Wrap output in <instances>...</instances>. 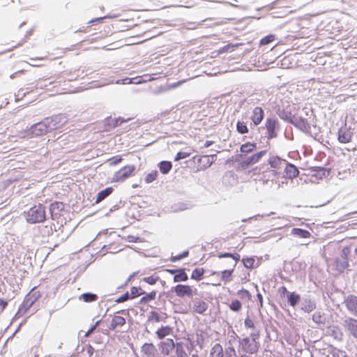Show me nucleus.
<instances>
[{"label": "nucleus", "mask_w": 357, "mask_h": 357, "mask_svg": "<svg viewBox=\"0 0 357 357\" xmlns=\"http://www.w3.org/2000/svg\"><path fill=\"white\" fill-rule=\"evenodd\" d=\"M347 310L352 312H357V296L349 295L344 301Z\"/></svg>", "instance_id": "16"}, {"label": "nucleus", "mask_w": 357, "mask_h": 357, "mask_svg": "<svg viewBox=\"0 0 357 357\" xmlns=\"http://www.w3.org/2000/svg\"><path fill=\"white\" fill-rule=\"evenodd\" d=\"M128 238L129 242H137V241L139 239V237H135L133 236H128Z\"/></svg>", "instance_id": "58"}, {"label": "nucleus", "mask_w": 357, "mask_h": 357, "mask_svg": "<svg viewBox=\"0 0 357 357\" xmlns=\"http://www.w3.org/2000/svg\"><path fill=\"white\" fill-rule=\"evenodd\" d=\"M144 294V291H143L140 287H132L130 289V298H136L140 295H142Z\"/></svg>", "instance_id": "37"}, {"label": "nucleus", "mask_w": 357, "mask_h": 357, "mask_svg": "<svg viewBox=\"0 0 357 357\" xmlns=\"http://www.w3.org/2000/svg\"><path fill=\"white\" fill-rule=\"evenodd\" d=\"M234 269L225 270L221 273V279L225 282L230 281Z\"/></svg>", "instance_id": "38"}, {"label": "nucleus", "mask_w": 357, "mask_h": 357, "mask_svg": "<svg viewBox=\"0 0 357 357\" xmlns=\"http://www.w3.org/2000/svg\"><path fill=\"white\" fill-rule=\"evenodd\" d=\"M190 155V153L179 151L178 153H177V154L175 157V160H179L181 159L186 158L189 157Z\"/></svg>", "instance_id": "46"}, {"label": "nucleus", "mask_w": 357, "mask_h": 357, "mask_svg": "<svg viewBox=\"0 0 357 357\" xmlns=\"http://www.w3.org/2000/svg\"><path fill=\"white\" fill-rule=\"evenodd\" d=\"M353 135L351 128L344 125L338 130L337 140L341 144L349 143L352 140Z\"/></svg>", "instance_id": "6"}, {"label": "nucleus", "mask_w": 357, "mask_h": 357, "mask_svg": "<svg viewBox=\"0 0 357 357\" xmlns=\"http://www.w3.org/2000/svg\"><path fill=\"white\" fill-rule=\"evenodd\" d=\"M264 116V112L261 107H256L253 109L250 119L255 126L259 125Z\"/></svg>", "instance_id": "12"}, {"label": "nucleus", "mask_w": 357, "mask_h": 357, "mask_svg": "<svg viewBox=\"0 0 357 357\" xmlns=\"http://www.w3.org/2000/svg\"><path fill=\"white\" fill-rule=\"evenodd\" d=\"M143 280L149 284H154L158 280V277L151 275L149 277L144 278Z\"/></svg>", "instance_id": "44"}, {"label": "nucleus", "mask_w": 357, "mask_h": 357, "mask_svg": "<svg viewBox=\"0 0 357 357\" xmlns=\"http://www.w3.org/2000/svg\"><path fill=\"white\" fill-rule=\"evenodd\" d=\"M122 160H123L122 158L119 155L114 157L111 159L112 161L110 162V165H116L119 164L120 162H121Z\"/></svg>", "instance_id": "50"}, {"label": "nucleus", "mask_w": 357, "mask_h": 357, "mask_svg": "<svg viewBox=\"0 0 357 357\" xmlns=\"http://www.w3.org/2000/svg\"><path fill=\"white\" fill-rule=\"evenodd\" d=\"M287 300L291 306H295L300 300V296L294 292L288 294Z\"/></svg>", "instance_id": "31"}, {"label": "nucleus", "mask_w": 357, "mask_h": 357, "mask_svg": "<svg viewBox=\"0 0 357 357\" xmlns=\"http://www.w3.org/2000/svg\"><path fill=\"white\" fill-rule=\"evenodd\" d=\"M208 305L204 301H197L194 305V309L196 312H204L207 310Z\"/></svg>", "instance_id": "25"}, {"label": "nucleus", "mask_w": 357, "mask_h": 357, "mask_svg": "<svg viewBox=\"0 0 357 357\" xmlns=\"http://www.w3.org/2000/svg\"><path fill=\"white\" fill-rule=\"evenodd\" d=\"M26 219L32 224L44 222L46 219L45 207L42 204L34 205L27 211Z\"/></svg>", "instance_id": "3"}, {"label": "nucleus", "mask_w": 357, "mask_h": 357, "mask_svg": "<svg viewBox=\"0 0 357 357\" xmlns=\"http://www.w3.org/2000/svg\"><path fill=\"white\" fill-rule=\"evenodd\" d=\"M23 43H24V40H21L20 41L17 43L15 45H13L11 49H14V48H16V47H17L19 46H21V45H22Z\"/></svg>", "instance_id": "60"}, {"label": "nucleus", "mask_w": 357, "mask_h": 357, "mask_svg": "<svg viewBox=\"0 0 357 357\" xmlns=\"http://www.w3.org/2000/svg\"><path fill=\"white\" fill-rule=\"evenodd\" d=\"M204 273V270L203 268H196L192 273L191 278L199 281L202 279Z\"/></svg>", "instance_id": "29"}, {"label": "nucleus", "mask_w": 357, "mask_h": 357, "mask_svg": "<svg viewBox=\"0 0 357 357\" xmlns=\"http://www.w3.org/2000/svg\"><path fill=\"white\" fill-rule=\"evenodd\" d=\"M327 317L326 314H313L312 320L318 324L319 326H325Z\"/></svg>", "instance_id": "24"}, {"label": "nucleus", "mask_w": 357, "mask_h": 357, "mask_svg": "<svg viewBox=\"0 0 357 357\" xmlns=\"http://www.w3.org/2000/svg\"><path fill=\"white\" fill-rule=\"evenodd\" d=\"M285 174L289 178H296L298 176L299 171L297 167L292 164H287L285 169Z\"/></svg>", "instance_id": "20"}, {"label": "nucleus", "mask_w": 357, "mask_h": 357, "mask_svg": "<svg viewBox=\"0 0 357 357\" xmlns=\"http://www.w3.org/2000/svg\"><path fill=\"white\" fill-rule=\"evenodd\" d=\"M160 314H158V313H155V314H152V317H151V319H155L156 321H158L160 319ZM149 319H151V318H149Z\"/></svg>", "instance_id": "59"}, {"label": "nucleus", "mask_w": 357, "mask_h": 357, "mask_svg": "<svg viewBox=\"0 0 357 357\" xmlns=\"http://www.w3.org/2000/svg\"><path fill=\"white\" fill-rule=\"evenodd\" d=\"M291 123L304 132H308L310 130V125L306 119L295 118L291 121Z\"/></svg>", "instance_id": "17"}, {"label": "nucleus", "mask_w": 357, "mask_h": 357, "mask_svg": "<svg viewBox=\"0 0 357 357\" xmlns=\"http://www.w3.org/2000/svg\"><path fill=\"white\" fill-rule=\"evenodd\" d=\"M93 350H94V349L91 345H89L87 349V352L89 353V354L90 356H91L93 353Z\"/></svg>", "instance_id": "64"}, {"label": "nucleus", "mask_w": 357, "mask_h": 357, "mask_svg": "<svg viewBox=\"0 0 357 357\" xmlns=\"http://www.w3.org/2000/svg\"><path fill=\"white\" fill-rule=\"evenodd\" d=\"M268 164L273 169H280L282 164V160L278 156H273L269 158Z\"/></svg>", "instance_id": "27"}, {"label": "nucleus", "mask_w": 357, "mask_h": 357, "mask_svg": "<svg viewBox=\"0 0 357 357\" xmlns=\"http://www.w3.org/2000/svg\"><path fill=\"white\" fill-rule=\"evenodd\" d=\"M236 130L240 134H246L249 132L246 123L238 121L236 123Z\"/></svg>", "instance_id": "34"}, {"label": "nucleus", "mask_w": 357, "mask_h": 357, "mask_svg": "<svg viewBox=\"0 0 357 357\" xmlns=\"http://www.w3.org/2000/svg\"><path fill=\"white\" fill-rule=\"evenodd\" d=\"M7 305L8 302L3 298H0V311L4 310Z\"/></svg>", "instance_id": "53"}, {"label": "nucleus", "mask_w": 357, "mask_h": 357, "mask_svg": "<svg viewBox=\"0 0 357 357\" xmlns=\"http://www.w3.org/2000/svg\"><path fill=\"white\" fill-rule=\"evenodd\" d=\"M245 326L246 328H252L253 331H257L256 329H255V325H254V322L252 319H250L249 317H247L245 319Z\"/></svg>", "instance_id": "48"}, {"label": "nucleus", "mask_w": 357, "mask_h": 357, "mask_svg": "<svg viewBox=\"0 0 357 357\" xmlns=\"http://www.w3.org/2000/svg\"><path fill=\"white\" fill-rule=\"evenodd\" d=\"M136 168L134 165H127L116 172L112 179V183H121L135 175Z\"/></svg>", "instance_id": "4"}, {"label": "nucleus", "mask_w": 357, "mask_h": 357, "mask_svg": "<svg viewBox=\"0 0 357 357\" xmlns=\"http://www.w3.org/2000/svg\"><path fill=\"white\" fill-rule=\"evenodd\" d=\"M229 307L233 311H238L241 308V303L238 300H234L231 302Z\"/></svg>", "instance_id": "42"}, {"label": "nucleus", "mask_w": 357, "mask_h": 357, "mask_svg": "<svg viewBox=\"0 0 357 357\" xmlns=\"http://www.w3.org/2000/svg\"><path fill=\"white\" fill-rule=\"evenodd\" d=\"M279 293L280 294L281 296H288V294H289L291 292H289L285 287H281L279 289Z\"/></svg>", "instance_id": "51"}, {"label": "nucleus", "mask_w": 357, "mask_h": 357, "mask_svg": "<svg viewBox=\"0 0 357 357\" xmlns=\"http://www.w3.org/2000/svg\"><path fill=\"white\" fill-rule=\"evenodd\" d=\"M48 130L49 126L45 122H39L31 126V134L33 137L42 136L45 135Z\"/></svg>", "instance_id": "10"}, {"label": "nucleus", "mask_w": 357, "mask_h": 357, "mask_svg": "<svg viewBox=\"0 0 357 357\" xmlns=\"http://www.w3.org/2000/svg\"><path fill=\"white\" fill-rule=\"evenodd\" d=\"M79 299L83 300L84 302L90 303L96 301L98 299V296L92 293H84L79 296Z\"/></svg>", "instance_id": "28"}, {"label": "nucleus", "mask_w": 357, "mask_h": 357, "mask_svg": "<svg viewBox=\"0 0 357 357\" xmlns=\"http://www.w3.org/2000/svg\"><path fill=\"white\" fill-rule=\"evenodd\" d=\"M257 148V144L253 142H246L240 147V151L242 154H248L252 152Z\"/></svg>", "instance_id": "21"}, {"label": "nucleus", "mask_w": 357, "mask_h": 357, "mask_svg": "<svg viewBox=\"0 0 357 357\" xmlns=\"http://www.w3.org/2000/svg\"><path fill=\"white\" fill-rule=\"evenodd\" d=\"M174 291L179 297H192L193 296V289L189 285L178 284L175 287Z\"/></svg>", "instance_id": "11"}, {"label": "nucleus", "mask_w": 357, "mask_h": 357, "mask_svg": "<svg viewBox=\"0 0 357 357\" xmlns=\"http://www.w3.org/2000/svg\"><path fill=\"white\" fill-rule=\"evenodd\" d=\"M307 303V307L305 308L306 310L312 311L315 308V304L310 300L305 301Z\"/></svg>", "instance_id": "52"}, {"label": "nucleus", "mask_w": 357, "mask_h": 357, "mask_svg": "<svg viewBox=\"0 0 357 357\" xmlns=\"http://www.w3.org/2000/svg\"><path fill=\"white\" fill-rule=\"evenodd\" d=\"M101 320H98L89 330L88 331L85 333L84 335V337H89L91 334H92L94 331L96 329L97 326L99 325V324L100 323Z\"/></svg>", "instance_id": "45"}, {"label": "nucleus", "mask_w": 357, "mask_h": 357, "mask_svg": "<svg viewBox=\"0 0 357 357\" xmlns=\"http://www.w3.org/2000/svg\"><path fill=\"white\" fill-rule=\"evenodd\" d=\"M237 296L241 300L244 305H246L248 308L252 307L253 305L250 303H252V294L249 292V291L246 289H240L237 291Z\"/></svg>", "instance_id": "13"}, {"label": "nucleus", "mask_w": 357, "mask_h": 357, "mask_svg": "<svg viewBox=\"0 0 357 357\" xmlns=\"http://www.w3.org/2000/svg\"><path fill=\"white\" fill-rule=\"evenodd\" d=\"M240 257H241V256L239 254H238V253L232 254L231 253V258L234 259L236 261H238L240 260Z\"/></svg>", "instance_id": "57"}, {"label": "nucleus", "mask_w": 357, "mask_h": 357, "mask_svg": "<svg viewBox=\"0 0 357 357\" xmlns=\"http://www.w3.org/2000/svg\"><path fill=\"white\" fill-rule=\"evenodd\" d=\"M235 3L230 2L227 1V3H230L231 6L235 7H241L242 4L248 1V0H233Z\"/></svg>", "instance_id": "49"}, {"label": "nucleus", "mask_w": 357, "mask_h": 357, "mask_svg": "<svg viewBox=\"0 0 357 357\" xmlns=\"http://www.w3.org/2000/svg\"><path fill=\"white\" fill-rule=\"evenodd\" d=\"M160 347L162 353L168 355L170 351L174 349L175 344L172 339H167L166 341L162 342Z\"/></svg>", "instance_id": "19"}, {"label": "nucleus", "mask_w": 357, "mask_h": 357, "mask_svg": "<svg viewBox=\"0 0 357 357\" xmlns=\"http://www.w3.org/2000/svg\"><path fill=\"white\" fill-rule=\"evenodd\" d=\"M155 297H156V292L155 291H153L149 294H146L144 296H143L140 299V303H149V302L155 300Z\"/></svg>", "instance_id": "32"}, {"label": "nucleus", "mask_w": 357, "mask_h": 357, "mask_svg": "<svg viewBox=\"0 0 357 357\" xmlns=\"http://www.w3.org/2000/svg\"><path fill=\"white\" fill-rule=\"evenodd\" d=\"M263 303V296L260 293H258L257 295V300H256V307L259 310H260V308L262 307Z\"/></svg>", "instance_id": "47"}, {"label": "nucleus", "mask_w": 357, "mask_h": 357, "mask_svg": "<svg viewBox=\"0 0 357 357\" xmlns=\"http://www.w3.org/2000/svg\"><path fill=\"white\" fill-rule=\"evenodd\" d=\"M172 163L168 161H162L160 163V171L162 174H167L172 169Z\"/></svg>", "instance_id": "35"}, {"label": "nucleus", "mask_w": 357, "mask_h": 357, "mask_svg": "<svg viewBox=\"0 0 357 357\" xmlns=\"http://www.w3.org/2000/svg\"><path fill=\"white\" fill-rule=\"evenodd\" d=\"M291 234L302 238H308L311 236V234L309 231L301 228H294L291 229Z\"/></svg>", "instance_id": "22"}, {"label": "nucleus", "mask_w": 357, "mask_h": 357, "mask_svg": "<svg viewBox=\"0 0 357 357\" xmlns=\"http://www.w3.org/2000/svg\"><path fill=\"white\" fill-rule=\"evenodd\" d=\"M326 334L337 341H342V340L343 333L338 326H330L327 327Z\"/></svg>", "instance_id": "14"}, {"label": "nucleus", "mask_w": 357, "mask_h": 357, "mask_svg": "<svg viewBox=\"0 0 357 357\" xmlns=\"http://www.w3.org/2000/svg\"><path fill=\"white\" fill-rule=\"evenodd\" d=\"M279 123L276 119L268 118L266 121V129L267 133V137L272 139L277 137L275 132L276 128L278 127Z\"/></svg>", "instance_id": "9"}, {"label": "nucleus", "mask_w": 357, "mask_h": 357, "mask_svg": "<svg viewBox=\"0 0 357 357\" xmlns=\"http://www.w3.org/2000/svg\"><path fill=\"white\" fill-rule=\"evenodd\" d=\"M259 331H254L250 333V337L239 339L240 348L245 353L255 354L259 349Z\"/></svg>", "instance_id": "2"}, {"label": "nucleus", "mask_w": 357, "mask_h": 357, "mask_svg": "<svg viewBox=\"0 0 357 357\" xmlns=\"http://www.w3.org/2000/svg\"><path fill=\"white\" fill-rule=\"evenodd\" d=\"M231 253L225 252V253L220 255L218 257L220 258H222V257H231Z\"/></svg>", "instance_id": "61"}, {"label": "nucleus", "mask_w": 357, "mask_h": 357, "mask_svg": "<svg viewBox=\"0 0 357 357\" xmlns=\"http://www.w3.org/2000/svg\"><path fill=\"white\" fill-rule=\"evenodd\" d=\"M243 265L245 268L252 269L255 268V259L254 257H244L242 259Z\"/></svg>", "instance_id": "33"}, {"label": "nucleus", "mask_w": 357, "mask_h": 357, "mask_svg": "<svg viewBox=\"0 0 357 357\" xmlns=\"http://www.w3.org/2000/svg\"><path fill=\"white\" fill-rule=\"evenodd\" d=\"M129 298V294L128 293H126L124 294L123 295H122L121 296H120L117 300L116 301L117 302H123L125 301H126L128 298Z\"/></svg>", "instance_id": "55"}, {"label": "nucleus", "mask_w": 357, "mask_h": 357, "mask_svg": "<svg viewBox=\"0 0 357 357\" xmlns=\"http://www.w3.org/2000/svg\"><path fill=\"white\" fill-rule=\"evenodd\" d=\"M163 7L164 6H162V3H158V4H155V5H153V6H150L149 9L157 10V9H159V8H163Z\"/></svg>", "instance_id": "56"}, {"label": "nucleus", "mask_w": 357, "mask_h": 357, "mask_svg": "<svg viewBox=\"0 0 357 357\" xmlns=\"http://www.w3.org/2000/svg\"><path fill=\"white\" fill-rule=\"evenodd\" d=\"M171 331H172V327H170V326H167L165 327H161L160 328H159L157 331L156 334L160 339H162V338L165 337L166 335H169Z\"/></svg>", "instance_id": "30"}, {"label": "nucleus", "mask_w": 357, "mask_h": 357, "mask_svg": "<svg viewBox=\"0 0 357 357\" xmlns=\"http://www.w3.org/2000/svg\"><path fill=\"white\" fill-rule=\"evenodd\" d=\"M344 326L348 328L353 336L357 337V320L349 319L344 321Z\"/></svg>", "instance_id": "18"}, {"label": "nucleus", "mask_w": 357, "mask_h": 357, "mask_svg": "<svg viewBox=\"0 0 357 357\" xmlns=\"http://www.w3.org/2000/svg\"><path fill=\"white\" fill-rule=\"evenodd\" d=\"M275 40V36L274 35H268L265 37H264L261 41H260V45H268L271 43H272L273 41H274Z\"/></svg>", "instance_id": "41"}, {"label": "nucleus", "mask_w": 357, "mask_h": 357, "mask_svg": "<svg viewBox=\"0 0 357 357\" xmlns=\"http://www.w3.org/2000/svg\"><path fill=\"white\" fill-rule=\"evenodd\" d=\"M167 271L171 274H177L178 272L179 271V270H176V269H168L167 270Z\"/></svg>", "instance_id": "63"}, {"label": "nucleus", "mask_w": 357, "mask_h": 357, "mask_svg": "<svg viewBox=\"0 0 357 357\" xmlns=\"http://www.w3.org/2000/svg\"><path fill=\"white\" fill-rule=\"evenodd\" d=\"M158 172L156 170L149 173L145 177V181L147 183H150L154 181L158 177Z\"/></svg>", "instance_id": "40"}, {"label": "nucleus", "mask_w": 357, "mask_h": 357, "mask_svg": "<svg viewBox=\"0 0 357 357\" xmlns=\"http://www.w3.org/2000/svg\"><path fill=\"white\" fill-rule=\"evenodd\" d=\"M189 255V252L188 250L183 252L181 254L177 255H172L171 257V261L174 262L176 261H178L183 258H185L188 257Z\"/></svg>", "instance_id": "43"}, {"label": "nucleus", "mask_w": 357, "mask_h": 357, "mask_svg": "<svg viewBox=\"0 0 357 357\" xmlns=\"http://www.w3.org/2000/svg\"><path fill=\"white\" fill-rule=\"evenodd\" d=\"M266 154V151H261L257 153H255L250 155V157L246 158L241 162V165L243 168H246L250 165H252L254 164L257 163L263 156Z\"/></svg>", "instance_id": "8"}, {"label": "nucleus", "mask_w": 357, "mask_h": 357, "mask_svg": "<svg viewBox=\"0 0 357 357\" xmlns=\"http://www.w3.org/2000/svg\"><path fill=\"white\" fill-rule=\"evenodd\" d=\"M126 324L125 318L120 316H114L108 325L110 330L119 331V327L123 326Z\"/></svg>", "instance_id": "15"}, {"label": "nucleus", "mask_w": 357, "mask_h": 357, "mask_svg": "<svg viewBox=\"0 0 357 357\" xmlns=\"http://www.w3.org/2000/svg\"><path fill=\"white\" fill-rule=\"evenodd\" d=\"M188 279V275L185 273L183 269H179V271L174 277V282H185Z\"/></svg>", "instance_id": "26"}, {"label": "nucleus", "mask_w": 357, "mask_h": 357, "mask_svg": "<svg viewBox=\"0 0 357 357\" xmlns=\"http://www.w3.org/2000/svg\"><path fill=\"white\" fill-rule=\"evenodd\" d=\"M174 349H176V357H188L181 343H176Z\"/></svg>", "instance_id": "36"}, {"label": "nucleus", "mask_w": 357, "mask_h": 357, "mask_svg": "<svg viewBox=\"0 0 357 357\" xmlns=\"http://www.w3.org/2000/svg\"><path fill=\"white\" fill-rule=\"evenodd\" d=\"M113 192V188L112 187L107 188L100 192H98L96 203H99L102 202L104 199H105L107 196L112 194Z\"/></svg>", "instance_id": "23"}, {"label": "nucleus", "mask_w": 357, "mask_h": 357, "mask_svg": "<svg viewBox=\"0 0 357 357\" xmlns=\"http://www.w3.org/2000/svg\"><path fill=\"white\" fill-rule=\"evenodd\" d=\"M211 357H232L236 355V351L232 347H228L223 350L222 347L217 343L211 349Z\"/></svg>", "instance_id": "5"}, {"label": "nucleus", "mask_w": 357, "mask_h": 357, "mask_svg": "<svg viewBox=\"0 0 357 357\" xmlns=\"http://www.w3.org/2000/svg\"><path fill=\"white\" fill-rule=\"evenodd\" d=\"M202 160H206L207 161V162L208 163V166L211 165V162H209V157L208 155H204V156L201 157L199 160L201 161Z\"/></svg>", "instance_id": "62"}, {"label": "nucleus", "mask_w": 357, "mask_h": 357, "mask_svg": "<svg viewBox=\"0 0 357 357\" xmlns=\"http://www.w3.org/2000/svg\"><path fill=\"white\" fill-rule=\"evenodd\" d=\"M50 212L53 220H58L63 216L65 204L61 202H54L50 206Z\"/></svg>", "instance_id": "7"}, {"label": "nucleus", "mask_w": 357, "mask_h": 357, "mask_svg": "<svg viewBox=\"0 0 357 357\" xmlns=\"http://www.w3.org/2000/svg\"><path fill=\"white\" fill-rule=\"evenodd\" d=\"M328 250L330 256L326 257V262L336 271H344L349 266L347 256L349 248L346 247L340 250L339 248L328 246Z\"/></svg>", "instance_id": "1"}, {"label": "nucleus", "mask_w": 357, "mask_h": 357, "mask_svg": "<svg viewBox=\"0 0 357 357\" xmlns=\"http://www.w3.org/2000/svg\"><path fill=\"white\" fill-rule=\"evenodd\" d=\"M33 296L29 295L24 301L23 305L26 307V310H28L35 303L36 298H33Z\"/></svg>", "instance_id": "39"}, {"label": "nucleus", "mask_w": 357, "mask_h": 357, "mask_svg": "<svg viewBox=\"0 0 357 357\" xmlns=\"http://www.w3.org/2000/svg\"><path fill=\"white\" fill-rule=\"evenodd\" d=\"M332 357H347L344 352L341 351H337V352H334L332 355Z\"/></svg>", "instance_id": "54"}]
</instances>
